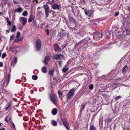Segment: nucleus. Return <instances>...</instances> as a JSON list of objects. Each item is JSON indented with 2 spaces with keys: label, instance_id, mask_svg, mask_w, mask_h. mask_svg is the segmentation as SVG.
Segmentation results:
<instances>
[{
  "label": "nucleus",
  "instance_id": "obj_17",
  "mask_svg": "<svg viewBox=\"0 0 130 130\" xmlns=\"http://www.w3.org/2000/svg\"><path fill=\"white\" fill-rule=\"evenodd\" d=\"M10 74H9L7 78L5 80V82L7 83V85H8L10 79Z\"/></svg>",
  "mask_w": 130,
  "mask_h": 130
},
{
  "label": "nucleus",
  "instance_id": "obj_43",
  "mask_svg": "<svg viewBox=\"0 0 130 130\" xmlns=\"http://www.w3.org/2000/svg\"><path fill=\"white\" fill-rule=\"evenodd\" d=\"M7 4L8 6L9 7L11 6V3L10 2H9L7 3Z\"/></svg>",
  "mask_w": 130,
  "mask_h": 130
},
{
  "label": "nucleus",
  "instance_id": "obj_48",
  "mask_svg": "<svg viewBox=\"0 0 130 130\" xmlns=\"http://www.w3.org/2000/svg\"><path fill=\"white\" fill-rule=\"evenodd\" d=\"M121 34H119V35H120V36H119V35H117V37L118 38H120L121 37Z\"/></svg>",
  "mask_w": 130,
  "mask_h": 130
},
{
  "label": "nucleus",
  "instance_id": "obj_29",
  "mask_svg": "<svg viewBox=\"0 0 130 130\" xmlns=\"http://www.w3.org/2000/svg\"><path fill=\"white\" fill-rule=\"evenodd\" d=\"M32 79L34 80H36L37 79V76L35 75H33L32 76Z\"/></svg>",
  "mask_w": 130,
  "mask_h": 130
},
{
  "label": "nucleus",
  "instance_id": "obj_58",
  "mask_svg": "<svg viewBox=\"0 0 130 130\" xmlns=\"http://www.w3.org/2000/svg\"><path fill=\"white\" fill-rule=\"evenodd\" d=\"M94 32L96 33V32H98L95 31Z\"/></svg>",
  "mask_w": 130,
  "mask_h": 130
},
{
  "label": "nucleus",
  "instance_id": "obj_42",
  "mask_svg": "<svg viewBox=\"0 0 130 130\" xmlns=\"http://www.w3.org/2000/svg\"><path fill=\"white\" fill-rule=\"evenodd\" d=\"M3 66V63L1 62H0V67H2Z\"/></svg>",
  "mask_w": 130,
  "mask_h": 130
},
{
  "label": "nucleus",
  "instance_id": "obj_21",
  "mask_svg": "<svg viewBox=\"0 0 130 130\" xmlns=\"http://www.w3.org/2000/svg\"><path fill=\"white\" fill-rule=\"evenodd\" d=\"M90 130H96V128L93 125H90Z\"/></svg>",
  "mask_w": 130,
  "mask_h": 130
},
{
  "label": "nucleus",
  "instance_id": "obj_9",
  "mask_svg": "<svg viewBox=\"0 0 130 130\" xmlns=\"http://www.w3.org/2000/svg\"><path fill=\"white\" fill-rule=\"evenodd\" d=\"M53 46L54 49L55 51H61V48L59 47V45L57 43L54 45Z\"/></svg>",
  "mask_w": 130,
  "mask_h": 130
},
{
  "label": "nucleus",
  "instance_id": "obj_41",
  "mask_svg": "<svg viewBox=\"0 0 130 130\" xmlns=\"http://www.w3.org/2000/svg\"><path fill=\"white\" fill-rule=\"evenodd\" d=\"M119 12H115V16H117L119 15Z\"/></svg>",
  "mask_w": 130,
  "mask_h": 130
},
{
  "label": "nucleus",
  "instance_id": "obj_11",
  "mask_svg": "<svg viewBox=\"0 0 130 130\" xmlns=\"http://www.w3.org/2000/svg\"><path fill=\"white\" fill-rule=\"evenodd\" d=\"M50 99L52 101L53 103L54 104H55V102L57 98V97L55 95L53 96H50Z\"/></svg>",
  "mask_w": 130,
  "mask_h": 130
},
{
  "label": "nucleus",
  "instance_id": "obj_25",
  "mask_svg": "<svg viewBox=\"0 0 130 130\" xmlns=\"http://www.w3.org/2000/svg\"><path fill=\"white\" fill-rule=\"evenodd\" d=\"M54 70H52L49 71V75L52 76L53 74Z\"/></svg>",
  "mask_w": 130,
  "mask_h": 130
},
{
  "label": "nucleus",
  "instance_id": "obj_47",
  "mask_svg": "<svg viewBox=\"0 0 130 130\" xmlns=\"http://www.w3.org/2000/svg\"><path fill=\"white\" fill-rule=\"evenodd\" d=\"M62 62L61 61H59V65H61L62 64Z\"/></svg>",
  "mask_w": 130,
  "mask_h": 130
},
{
  "label": "nucleus",
  "instance_id": "obj_36",
  "mask_svg": "<svg viewBox=\"0 0 130 130\" xmlns=\"http://www.w3.org/2000/svg\"><path fill=\"white\" fill-rule=\"evenodd\" d=\"M58 94L59 96H62L63 95L62 92L60 91H58Z\"/></svg>",
  "mask_w": 130,
  "mask_h": 130
},
{
  "label": "nucleus",
  "instance_id": "obj_19",
  "mask_svg": "<svg viewBox=\"0 0 130 130\" xmlns=\"http://www.w3.org/2000/svg\"><path fill=\"white\" fill-rule=\"evenodd\" d=\"M51 124L54 126H56L57 125V122L54 120H53L52 121Z\"/></svg>",
  "mask_w": 130,
  "mask_h": 130
},
{
  "label": "nucleus",
  "instance_id": "obj_18",
  "mask_svg": "<svg viewBox=\"0 0 130 130\" xmlns=\"http://www.w3.org/2000/svg\"><path fill=\"white\" fill-rule=\"evenodd\" d=\"M42 71L44 73H46L47 71V68L45 66H43L42 69Z\"/></svg>",
  "mask_w": 130,
  "mask_h": 130
},
{
  "label": "nucleus",
  "instance_id": "obj_57",
  "mask_svg": "<svg viewBox=\"0 0 130 130\" xmlns=\"http://www.w3.org/2000/svg\"><path fill=\"white\" fill-rule=\"evenodd\" d=\"M54 0H52L51 1H53V2H54Z\"/></svg>",
  "mask_w": 130,
  "mask_h": 130
},
{
  "label": "nucleus",
  "instance_id": "obj_37",
  "mask_svg": "<svg viewBox=\"0 0 130 130\" xmlns=\"http://www.w3.org/2000/svg\"><path fill=\"white\" fill-rule=\"evenodd\" d=\"M6 56V54L5 53H3L2 56V58H4L5 56Z\"/></svg>",
  "mask_w": 130,
  "mask_h": 130
},
{
  "label": "nucleus",
  "instance_id": "obj_35",
  "mask_svg": "<svg viewBox=\"0 0 130 130\" xmlns=\"http://www.w3.org/2000/svg\"><path fill=\"white\" fill-rule=\"evenodd\" d=\"M93 85L92 84H90L89 86V88L90 90H91L93 88Z\"/></svg>",
  "mask_w": 130,
  "mask_h": 130
},
{
  "label": "nucleus",
  "instance_id": "obj_44",
  "mask_svg": "<svg viewBox=\"0 0 130 130\" xmlns=\"http://www.w3.org/2000/svg\"><path fill=\"white\" fill-rule=\"evenodd\" d=\"M13 2L15 4H18V2L17 1L15 0H13Z\"/></svg>",
  "mask_w": 130,
  "mask_h": 130
},
{
  "label": "nucleus",
  "instance_id": "obj_1",
  "mask_svg": "<svg viewBox=\"0 0 130 130\" xmlns=\"http://www.w3.org/2000/svg\"><path fill=\"white\" fill-rule=\"evenodd\" d=\"M75 89L74 88L71 89L68 93L66 95L67 99H70L72 98L74 96V94L75 91Z\"/></svg>",
  "mask_w": 130,
  "mask_h": 130
},
{
  "label": "nucleus",
  "instance_id": "obj_39",
  "mask_svg": "<svg viewBox=\"0 0 130 130\" xmlns=\"http://www.w3.org/2000/svg\"><path fill=\"white\" fill-rule=\"evenodd\" d=\"M30 18L32 20H33L34 19V16H32L31 14Z\"/></svg>",
  "mask_w": 130,
  "mask_h": 130
},
{
  "label": "nucleus",
  "instance_id": "obj_12",
  "mask_svg": "<svg viewBox=\"0 0 130 130\" xmlns=\"http://www.w3.org/2000/svg\"><path fill=\"white\" fill-rule=\"evenodd\" d=\"M69 20L71 23L74 24L75 23V21L72 17H69Z\"/></svg>",
  "mask_w": 130,
  "mask_h": 130
},
{
  "label": "nucleus",
  "instance_id": "obj_28",
  "mask_svg": "<svg viewBox=\"0 0 130 130\" xmlns=\"http://www.w3.org/2000/svg\"><path fill=\"white\" fill-rule=\"evenodd\" d=\"M65 35V34H63V33H60L58 34L59 37H63Z\"/></svg>",
  "mask_w": 130,
  "mask_h": 130
},
{
  "label": "nucleus",
  "instance_id": "obj_30",
  "mask_svg": "<svg viewBox=\"0 0 130 130\" xmlns=\"http://www.w3.org/2000/svg\"><path fill=\"white\" fill-rule=\"evenodd\" d=\"M28 14V13L26 11H24L22 15H23L24 16H27Z\"/></svg>",
  "mask_w": 130,
  "mask_h": 130
},
{
  "label": "nucleus",
  "instance_id": "obj_55",
  "mask_svg": "<svg viewBox=\"0 0 130 130\" xmlns=\"http://www.w3.org/2000/svg\"><path fill=\"white\" fill-rule=\"evenodd\" d=\"M83 1H84V4H85V3H86V2H85V1H84V0H83Z\"/></svg>",
  "mask_w": 130,
  "mask_h": 130
},
{
  "label": "nucleus",
  "instance_id": "obj_26",
  "mask_svg": "<svg viewBox=\"0 0 130 130\" xmlns=\"http://www.w3.org/2000/svg\"><path fill=\"white\" fill-rule=\"evenodd\" d=\"M68 70V69L67 67L63 68L62 69L63 72H65Z\"/></svg>",
  "mask_w": 130,
  "mask_h": 130
},
{
  "label": "nucleus",
  "instance_id": "obj_3",
  "mask_svg": "<svg viewBox=\"0 0 130 130\" xmlns=\"http://www.w3.org/2000/svg\"><path fill=\"white\" fill-rule=\"evenodd\" d=\"M41 43L40 40L39 39H37L36 42V47L37 50L39 51L41 49Z\"/></svg>",
  "mask_w": 130,
  "mask_h": 130
},
{
  "label": "nucleus",
  "instance_id": "obj_52",
  "mask_svg": "<svg viewBox=\"0 0 130 130\" xmlns=\"http://www.w3.org/2000/svg\"><path fill=\"white\" fill-rule=\"evenodd\" d=\"M3 12H0V16H2L3 14Z\"/></svg>",
  "mask_w": 130,
  "mask_h": 130
},
{
  "label": "nucleus",
  "instance_id": "obj_32",
  "mask_svg": "<svg viewBox=\"0 0 130 130\" xmlns=\"http://www.w3.org/2000/svg\"><path fill=\"white\" fill-rule=\"evenodd\" d=\"M17 58L16 57H15L14 59V61L12 63L14 64H15L17 63Z\"/></svg>",
  "mask_w": 130,
  "mask_h": 130
},
{
  "label": "nucleus",
  "instance_id": "obj_59",
  "mask_svg": "<svg viewBox=\"0 0 130 130\" xmlns=\"http://www.w3.org/2000/svg\"><path fill=\"white\" fill-rule=\"evenodd\" d=\"M83 108H84V106H83Z\"/></svg>",
  "mask_w": 130,
  "mask_h": 130
},
{
  "label": "nucleus",
  "instance_id": "obj_13",
  "mask_svg": "<svg viewBox=\"0 0 130 130\" xmlns=\"http://www.w3.org/2000/svg\"><path fill=\"white\" fill-rule=\"evenodd\" d=\"M39 26H38L37 25L36 22H35L34 23L33 25L36 28H41L43 27V25L41 23H40L39 24Z\"/></svg>",
  "mask_w": 130,
  "mask_h": 130
},
{
  "label": "nucleus",
  "instance_id": "obj_23",
  "mask_svg": "<svg viewBox=\"0 0 130 130\" xmlns=\"http://www.w3.org/2000/svg\"><path fill=\"white\" fill-rule=\"evenodd\" d=\"M66 129L69 130V125L68 123L64 125Z\"/></svg>",
  "mask_w": 130,
  "mask_h": 130
},
{
  "label": "nucleus",
  "instance_id": "obj_6",
  "mask_svg": "<svg viewBox=\"0 0 130 130\" xmlns=\"http://www.w3.org/2000/svg\"><path fill=\"white\" fill-rule=\"evenodd\" d=\"M60 6V5L55 2L51 7L54 10L58 9V10L60 9L61 7Z\"/></svg>",
  "mask_w": 130,
  "mask_h": 130
},
{
  "label": "nucleus",
  "instance_id": "obj_4",
  "mask_svg": "<svg viewBox=\"0 0 130 130\" xmlns=\"http://www.w3.org/2000/svg\"><path fill=\"white\" fill-rule=\"evenodd\" d=\"M82 9L83 10L86 14L88 16H90L92 15L94 11V10H91L87 12L86 9H84L83 8Z\"/></svg>",
  "mask_w": 130,
  "mask_h": 130
},
{
  "label": "nucleus",
  "instance_id": "obj_60",
  "mask_svg": "<svg viewBox=\"0 0 130 130\" xmlns=\"http://www.w3.org/2000/svg\"><path fill=\"white\" fill-rule=\"evenodd\" d=\"M109 120V119H107V120Z\"/></svg>",
  "mask_w": 130,
  "mask_h": 130
},
{
  "label": "nucleus",
  "instance_id": "obj_50",
  "mask_svg": "<svg viewBox=\"0 0 130 130\" xmlns=\"http://www.w3.org/2000/svg\"><path fill=\"white\" fill-rule=\"evenodd\" d=\"M12 126H13L14 127H15V125H14V123H12Z\"/></svg>",
  "mask_w": 130,
  "mask_h": 130
},
{
  "label": "nucleus",
  "instance_id": "obj_15",
  "mask_svg": "<svg viewBox=\"0 0 130 130\" xmlns=\"http://www.w3.org/2000/svg\"><path fill=\"white\" fill-rule=\"evenodd\" d=\"M11 119V116L10 115H8L5 119V121L8 122Z\"/></svg>",
  "mask_w": 130,
  "mask_h": 130
},
{
  "label": "nucleus",
  "instance_id": "obj_20",
  "mask_svg": "<svg viewBox=\"0 0 130 130\" xmlns=\"http://www.w3.org/2000/svg\"><path fill=\"white\" fill-rule=\"evenodd\" d=\"M16 30V27L15 25H14L12 26V28L11 29V32H14Z\"/></svg>",
  "mask_w": 130,
  "mask_h": 130
},
{
  "label": "nucleus",
  "instance_id": "obj_24",
  "mask_svg": "<svg viewBox=\"0 0 130 130\" xmlns=\"http://www.w3.org/2000/svg\"><path fill=\"white\" fill-rule=\"evenodd\" d=\"M16 11L17 12H20L22 11V9L21 7H19L16 10Z\"/></svg>",
  "mask_w": 130,
  "mask_h": 130
},
{
  "label": "nucleus",
  "instance_id": "obj_61",
  "mask_svg": "<svg viewBox=\"0 0 130 130\" xmlns=\"http://www.w3.org/2000/svg\"><path fill=\"white\" fill-rule=\"evenodd\" d=\"M1 126V123H0V126Z\"/></svg>",
  "mask_w": 130,
  "mask_h": 130
},
{
  "label": "nucleus",
  "instance_id": "obj_5",
  "mask_svg": "<svg viewBox=\"0 0 130 130\" xmlns=\"http://www.w3.org/2000/svg\"><path fill=\"white\" fill-rule=\"evenodd\" d=\"M102 33H94L93 37L94 39L98 40L102 37Z\"/></svg>",
  "mask_w": 130,
  "mask_h": 130
},
{
  "label": "nucleus",
  "instance_id": "obj_22",
  "mask_svg": "<svg viewBox=\"0 0 130 130\" xmlns=\"http://www.w3.org/2000/svg\"><path fill=\"white\" fill-rule=\"evenodd\" d=\"M127 68V66H125L123 68L122 70V72L123 73H124L126 72V69Z\"/></svg>",
  "mask_w": 130,
  "mask_h": 130
},
{
  "label": "nucleus",
  "instance_id": "obj_46",
  "mask_svg": "<svg viewBox=\"0 0 130 130\" xmlns=\"http://www.w3.org/2000/svg\"><path fill=\"white\" fill-rule=\"evenodd\" d=\"M45 32H49V30L48 29H47L45 30Z\"/></svg>",
  "mask_w": 130,
  "mask_h": 130
},
{
  "label": "nucleus",
  "instance_id": "obj_31",
  "mask_svg": "<svg viewBox=\"0 0 130 130\" xmlns=\"http://www.w3.org/2000/svg\"><path fill=\"white\" fill-rule=\"evenodd\" d=\"M6 20L7 22L8 23V24L9 25H11V22L9 21V18H7L6 19Z\"/></svg>",
  "mask_w": 130,
  "mask_h": 130
},
{
  "label": "nucleus",
  "instance_id": "obj_7",
  "mask_svg": "<svg viewBox=\"0 0 130 130\" xmlns=\"http://www.w3.org/2000/svg\"><path fill=\"white\" fill-rule=\"evenodd\" d=\"M26 18L24 17H21L20 19V21L22 24L23 26H24L26 24L27 21Z\"/></svg>",
  "mask_w": 130,
  "mask_h": 130
},
{
  "label": "nucleus",
  "instance_id": "obj_14",
  "mask_svg": "<svg viewBox=\"0 0 130 130\" xmlns=\"http://www.w3.org/2000/svg\"><path fill=\"white\" fill-rule=\"evenodd\" d=\"M57 110L56 108H53L51 111L53 115H55L57 113Z\"/></svg>",
  "mask_w": 130,
  "mask_h": 130
},
{
  "label": "nucleus",
  "instance_id": "obj_8",
  "mask_svg": "<svg viewBox=\"0 0 130 130\" xmlns=\"http://www.w3.org/2000/svg\"><path fill=\"white\" fill-rule=\"evenodd\" d=\"M51 56L50 55H48L45 57L44 61L45 65H47L48 64V61L50 58Z\"/></svg>",
  "mask_w": 130,
  "mask_h": 130
},
{
  "label": "nucleus",
  "instance_id": "obj_62",
  "mask_svg": "<svg viewBox=\"0 0 130 130\" xmlns=\"http://www.w3.org/2000/svg\"><path fill=\"white\" fill-rule=\"evenodd\" d=\"M79 15V13H78V16Z\"/></svg>",
  "mask_w": 130,
  "mask_h": 130
},
{
  "label": "nucleus",
  "instance_id": "obj_33",
  "mask_svg": "<svg viewBox=\"0 0 130 130\" xmlns=\"http://www.w3.org/2000/svg\"><path fill=\"white\" fill-rule=\"evenodd\" d=\"M20 35V33H17L15 39H18L19 38Z\"/></svg>",
  "mask_w": 130,
  "mask_h": 130
},
{
  "label": "nucleus",
  "instance_id": "obj_54",
  "mask_svg": "<svg viewBox=\"0 0 130 130\" xmlns=\"http://www.w3.org/2000/svg\"><path fill=\"white\" fill-rule=\"evenodd\" d=\"M1 51L0 50V57L1 56Z\"/></svg>",
  "mask_w": 130,
  "mask_h": 130
},
{
  "label": "nucleus",
  "instance_id": "obj_53",
  "mask_svg": "<svg viewBox=\"0 0 130 130\" xmlns=\"http://www.w3.org/2000/svg\"><path fill=\"white\" fill-rule=\"evenodd\" d=\"M110 38V37L109 36H107V39H109Z\"/></svg>",
  "mask_w": 130,
  "mask_h": 130
},
{
  "label": "nucleus",
  "instance_id": "obj_10",
  "mask_svg": "<svg viewBox=\"0 0 130 130\" xmlns=\"http://www.w3.org/2000/svg\"><path fill=\"white\" fill-rule=\"evenodd\" d=\"M61 57H62V58H63V55L61 54H56L54 55L53 56L54 59L56 60L59 59H60Z\"/></svg>",
  "mask_w": 130,
  "mask_h": 130
},
{
  "label": "nucleus",
  "instance_id": "obj_16",
  "mask_svg": "<svg viewBox=\"0 0 130 130\" xmlns=\"http://www.w3.org/2000/svg\"><path fill=\"white\" fill-rule=\"evenodd\" d=\"M23 37H22L19 38L18 39H15L14 40V42L15 43H17L19 41H21L23 40Z\"/></svg>",
  "mask_w": 130,
  "mask_h": 130
},
{
  "label": "nucleus",
  "instance_id": "obj_34",
  "mask_svg": "<svg viewBox=\"0 0 130 130\" xmlns=\"http://www.w3.org/2000/svg\"><path fill=\"white\" fill-rule=\"evenodd\" d=\"M55 2H53V1H50L48 2V3L51 5V7H52V5Z\"/></svg>",
  "mask_w": 130,
  "mask_h": 130
},
{
  "label": "nucleus",
  "instance_id": "obj_45",
  "mask_svg": "<svg viewBox=\"0 0 130 130\" xmlns=\"http://www.w3.org/2000/svg\"><path fill=\"white\" fill-rule=\"evenodd\" d=\"M32 20L31 19L29 18L28 19V21L29 22H31Z\"/></svg>",
  "mask_w": 130,
  "mask_h": 130
},
{
  "label": "nucleus",
  "instance_id": "obj_51",
  "mask_svg": "<svg viewBox=\"0 0 130 130\" xmlns=\"http://www.w3.org/2000/svg\"><path fill=\"white\" fill-rule=\"evenodd\" d=\"M0 130H5V129L3 128H1L0 129Z\"/></svg>",
  "mask_w": 130,
  "mask_h": 130
},
{
  "label": "nucleus",
  "instance_id": "obj_56",
  "mask_svg": "<svg viewBox=\"0 0 130 130\" xmlns=\"http://www.w3.org/2000/svg\"><path fill=\"white\" fill-rule=\"evenodd\" d=\"M47 35H49V33H47Z\"/></svg>",
  "mask_w": 130,
  "mask_h": 130
},
{
  "label": "nucleus",
  "instance_id": "obj_49",
  "mask_svg": "<svg viewBox=\"0 0 130 130\" xmlns=\"http://www.w3.org/2000/svg\"><path fill=\"white\" fill-rule=\"evenodd\" d=\"M10 103H9V106L6 108V109H8V108L10 107Z\"/></svg>",
  "mask_w": 130,
  "mask_h": 130
},
{
  "label": "nucleus",
  "instance_id": "obj_63",
  "mask_svg": "<svg viewBox=\"0 0 130 130\" xmlns=\"http://www.w3.org/2000/svg\"><path fill=\"white\" fill-rule=\"evenodd\" d=\"M1 39V38L0 37V40Z\"/></svg>",
  "mask_w": 130,
  "mask_h": 130
},
{
  "label": "nucleus",
  "instance_id": "obj_2",
  "mask_svg": "<svg viewBox=\"0 0 130 130\" xmlns=\"http://www.w3.org/2000/svg\"><path fill=\"white\" fill-rule=\"evenodd\" d=\"M43 7L44 9L46 17H48L50 13L49 7L47 4H45L43 6Z\"/></svg>",
  "mask_w": 130,
  "mask_h": 130
},
{
  "label": "nucleus",
  "instance_id": "obj_27",
  "mask_svg": "<svg viewBox=\"0 0 130 130\" xmlns=\"http://www.w3.org/2000/svg\"><path fill=\"white\" fill-rule=\"evenodd\" d=\"M62 121L64 125L68 123L67 122V120L65 119H62Z\"/></svg>",
  "mask_w": 130,
  "mask_h": 130
},
{
  "label": "nucleus",
  "instance_id": "obj_38",
  "mask_svg": "<svg viewBox=\"0 0 130 130\" xmlns=\"http://www.w3.org/2000/svg\"><path fill=\"white\" fill-rule=\"evenodd\" d=\"M120 98H121V96L119 95L118 96L116 97L115 98V100H118V99H120Z\"/></svg>",
  "mask_w": 130,
  "mask_h": 130
},
{
  "label": "nucleus",
  "instance_id": "obj_64",
  "mask_svg": "<svg viewBox=\"0 0 130 130\" xmlns=\"http://www.w3.org/2000/svg\"><path fill=\"white\" fill-rule=\"evenodd\" d=\"M39 8H39V7H38V9H39Z\"/></svg>",
  "mask_w": 130,
  "mask_h": 130
},
{
  "label": "nucleus",
  "instance_id": "obj_40",
  "mask_svg": "<svg viewBox=\"0 0 130 130\" xmlns=\"http://www.w3.org/2000/svg\"><path fill=\"white\" fill-rule=\"evenodd\" d=\"M14 35H12L10 37L11 40H13L14 39Z\"/></svg>",
  "mask_w": 130,
  "mask_h": 130
}]
</instances>
